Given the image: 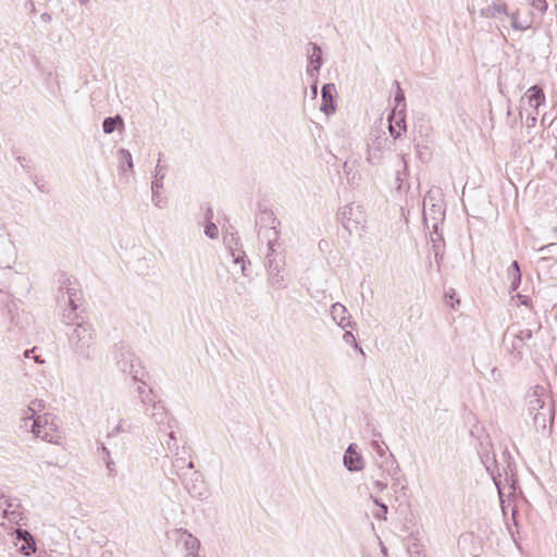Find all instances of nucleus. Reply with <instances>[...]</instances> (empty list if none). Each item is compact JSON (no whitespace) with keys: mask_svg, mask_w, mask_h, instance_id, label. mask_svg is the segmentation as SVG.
<instances>
[{"mask_svg":"<svg viewBox=\"0 0 557 557\" xmlns=\"http://www.w3.org/2000/svg\"><path fill=\"white\" fill-rule=\"evenodd\" d=\"M88 1H89V0H79V2H81L82 4H86V3H88Z\"/></svg>","mask_w":557,"mask_h":557,"instance_id":"nucleus-58","label":"nucleus"},{"mask_svg":"<svg viewBox=\"0 0 557 557\" xmlns=\"http://www.w3.org/2000/svg\"><path fill=\"white\" fill-rule=\"evenodd\" d=\"M536 120L537 117H535L534 115H527V126L528 127H534L535 126V123H536Z\"/></svg>","mask_w":557,"mask_h":557,"instance_id":"nucleus-46","label":"nucleus"},{"mask_svg":"<svg viewBox=\"0 0 557 557\" xmlns=\"http://www.w3.org/2000/svg\"><path fill=\"white\" fill-rule=\"evenodd\" d=\"M9 296L0 294V311L3 312L9 308Z\"/></svg>","mask_w":557,"mask_h":557,"instance_id":"nucleus-43","label":"nucleus"},{"mask_svg":"<svg viewBox=\"0 0 557 557\" xmlns=\"http://www.w3.org/2000/svg\"><path fill=\"white\" fill-rule=\"evenodd\" d=\"M49 417L37 416L34 419L28 420V429L36 437H39L46 442L51 443L53 436L50 431L53 430L52 424L48 425Z\"/></svg>","mask_w":557,"mask_h":557,"instance_id":"nucleus-12","label":"nucleus"},{"mask_svg":"<svg viewBox=\"0 0 557 557\" xmlns=\"http://www.w3.org/2000/svg\"><path fill=\"white\" fill-rule=\"evenodd\" d=\"M144 413L159 428L171 429L173 426L174 419L161 400L154 398L150 404L144 405Z\"/></svg>","mask_w":557,"mask_h":557,"instance_id":"nucleus-5","label":"nucleus"},{"mask_svg":"<svg viewBox=\"0 0 557 557\" xmlns=\"http://www.w3.org/2000/svg\"><path fill=\"white\" fill-rule=\"evenodd\" d=\"M338 219L348 233L358 232L366 223L363 207L357 203H348L338 211Z\"/></svg>","mask_w":557,"mask_h":557,"instance_id":"nucleus-4","label":"nucleus"},{"mask_svg":"<svg viewBox=\"0 0 557 557\" xmlns=\"http://www.w3.org/2000/svg\"><path fill=\"white\" fill-rule=\"evenodd\" d=\"M394 84H395V86L397 88V91H396V95H395V101L397 103H401V102L405 101V94H404L403 89L400 88L399 82L395 81Z\"/></svg>","mask_w":557,"mask_h":557,"instance_id":"nucleus-41","label":"nucleus"},{"mask_svg":"<svg viewBox=\"0 0 557 557\" xmlns=\"http://www.w3.org/2000/svg\"><path fill=\"white\" fill-rule=\"evenodd\" d=\"M5 246H8L9 248H12V244L11 243H4Z\"/></svg>","mask_w":557,"mask_h":557,"instance_id":"nucleus-60","label":"nucleus"},{"mask_svg":"<svg viewBox=\"0 0 557 557\" xmlns=\"http://www.w3.org/2000/svg\"><path fill=\"white\" fill-rule=\"evenodd\" d=\"M182 482L184 484L187 493L196 499L203 500L208 496V490L206 487L202 475L198 471H194L189 479L183 478Z\"/></svg>","mask_w":557,"mask_h":557,"instance_id":"nucleus-10","label":"nucleus"},{"mask_svg":"<svg viewBox=\"0 0 557 557\" xmlns=\"http://www.w3.org/2000/svg\"><path fill=\"white\" fill-rule=\"evenodd\" d=\"M203 232H205L206 236H208L210 239H215L219 237L218 226L211 221L207 222V224L205 225Z\"/></svg>","mask_w":557,"mask_h":557,"instance_id":"nucleus-35","label":"nucleus"},{"mask_svg":"<svg viewBox=\"0 0 557 557\" xmlns=\"http://www.w3.org/2000/svg\"><path fill=\"white\" fill-rule=\"evenodd\" d=\"M33 359L37 362V363H44L45 361L40 358V356H33Z\"/></svg>","mask_w":557,"mask_h":557,"instance_id":"nucleus-55","label":"nucleus"},{"mask_svg":"<svg viewBox=\"0 0 557 557\" xmlns=\"http://www.w3.org/2000/svg\"><path fill=\"white\" fill-rule=\"evenodd\" d=\"M528 413L533 416L534 412L542 411L543 408H547L548 406L545 404L543 399L540 398L536 392H533L528 396Z\"/></svg>","mask_w":557,"mask_h":557,"instance_id":"nucleus-24","label":"nucleus"},{"mask_svg":"<svg viewBox=\"0 0 557 557\" xmlns=\"http://www.w3.org/2000/svg\"><path fill=\"white\" fill-rule=\"evenodd\" d=\"M507 16L510 17V20H511L512 28H515L517 30H525L530 27V24L528 22L522 23L518 20L517 13H509V15H507Z\"/></svg>","mask_w":557,"mask_h":557,"instance_id":"nucleus-34","label":"nucleus"},{"mask_svg":"<svg viewBox=\"0 0 557 557\" xmlns=\"http://www.w3.org/2000/svg\"><path fill=\"white\" fill-rule=\"evenodd\" d=\"M373 486L377 492H383L387 487V482L383 480H375Z\"/></svg>","mask_w":557,"mask_h":557,"instance_id":"nucleus-44","label":"nucleus"},{"mask_svg":"<svg viewBox=\"0 0 557 557\" xmlns=\"http://www.w3.org/2000/svg\"><path fill=\"white\" fill-rule=\"evenodd\" d=\"M343 341L346 343V344H349V345H352L355 348H357L361 355L364 356V351L363 349L358 345L356 338H355V335L350 332V331H346L343 335Z\"/></svg>","mask_w":557,"mask_h":557,"instance_id":"nucleus-36","label":"nucleus"},{"mask_svg":"<svg viewBox=\"0 0 557 557\" xmlns=\"http://www.w3.org/2000/svg\"><path fill=\"white\" fill-rule=\"evenodd\" d=\"M124 127V121L120 115L106 117L102 122V129L104 134H111L117 128Z\"/></svg>","mask_w":557,"mask_h":557,"instance_id":"nucleus-26","label":"nucleus"},{"mask_svg":"<svg viewBox=\"0 0 557 557\" xmlns=\"http://www.w3.org/2000/svg\"><path fill=\"white\" fill-rule=\"evenodd\" d=\"M428 201H433L431 193H428V195L424 197L423 216L425 223H428L430 219L432 220V228L436 232V230L438 228V223L444 220L445 212L442 206L438 203L432 202L431 206L428 208Z\"/></svg>","mask_w":557,"mask_h":557,"instance_id":"nucleus-13","label":"nucleus"},{"mask_svg":"<svg viewBox=\"0 0 557 557\" xmlns=\"http://www.w3.org/2000/svg\"><path fill=\"white\" fill-rule=\"evenodd\" d=\"M264 236L268 238V251H267V255L268 253H271V258H276V259H280L278 258V255L275 253V245L278 240V232L276 231V227L275 226H271L269 228L265 230V234Z\"/></svg>","mask_w":557,"mask_h":557,"instance_id":"nucleus-25","label":"nucleus"},{"mask_svg":"<svg viewBox=\"0 0 557 557\" xmlns=\"http://www.w3.org/2000/svg\"><path fill=\"white\" fill-rule=\"evenodd\" d=\"M387 138L377 137L371 145L368 147L367 161L371 164H377L381 160L382 148L386 143Z\"/></svg>","mask_w":557,"mask_h":557,"instance_id":"nucleus-21","label":"nucleus"},{"mask_svg":"<svg viewBox=\"0 0 557 557\" xmlns=\"http://www.w3.org/2000/svg\"><path fill=\"white\" fill-rule=\"evenodd\" d=\"M107 469L110 475H115V465L111 459L107 461Z\"/></svg>","mask_w":557,"mask_h":557,"instance_id":"nucleus-45","label":"nucleus"},{"mask_svg":"<svg viewBox=\"0 0 557 557\" xmlns=\"http://www.w3.org/2000/svg\"><path fill=\"white\" fill-rule=\"evenodd\" d=\"M357 444H350L344 454V466L348 471H360L363 468V460L361 455L357 451Z\"/></svg>","mask_w":557,"mask_h":557,"instance_id":"nucleus-14","label":"nucleus"},{"mask_svg":"<svg viewBox=\"0 0 557 557\" xmlns=\"http://www.w3.org/2000/svg\"><path fill=\"white\" fill-rule=\"evenodd\" d=\"M114 361L116 368L124 374L131 375L135 381H140V366L135 354L127 347L121 345L114 347Z\"/></svg>","mask_w":557,"mask_h":557,"instance_id":"nucleus-3","label":"nucleus"},{"mask_svg":"<svg viewBox=\"0 0 557 557\" xmlns=\"http://www.w3.org/2000/svg\"><path fill=\"white\" fill-rule=\"evenodd\" d=\"M431 240L433 243L435 261L440 263L444 255L445 243L443 235L438 233V228L436 232L433 230V233L431 234Z\"/></svg>","mask_w":557,"mask_h":557,"instance_id":"nucleus-23","label":"nucleus"},{"mask_svg":"<svg viewBox=\"0 0 557 557\" xmlns=\"http://www.w3.org/2000/svg\"><path fill=\"white\" fill-rule=\"evenodd\" d=\"M41 20L45 21V22H48V21L51 20V16L48 13H44V14H41Z\"/></svg>","mask_w":557,"mask_h":557,"instance_id":"nucleus-53","label":"nucleus"},{"mask_svg":"<svg viewBox=\"0 0 557 557\" xmlns=\"http://www.w3.org/2000/svg\"><path fill=\"white\" fill-rule=\"evenodd\" d=\"M532 338V331L530 329H521L519 325H511L505 333L504 341L510 342V349L517 354H522L527 342Z\"/></svg>","mask_w":557,"mask_h":557,"instance_id":"nucleus-7","label":"nucleus"},{"mask_svg":"<svg viewBox=\"0 0 557 557\" xmlns=\"http://www.w3.org/2000/svg\"><path fill=\"white\" fill-rule=\"evenodd\" d=\"M265 268L269 284L276 289L285 288L286 285L282 275L283 259L271 258V253H268L265 255Z\"/></svg>","mask_w":557,"mask_h":557,"instance_id":"nucleus-8","label":"nucleus"},{"mask_svg":"<svg viewBox=\"0 0 557 557\" xmlns=\"http://www.w3.org/2000/svg\"><path fill=\"white\" fill-rule=\"evenodd\" d=\"M168 436H169V441L166 442L168 449L170 451H177L178 445L176 442L175 433L173 431H171Z\"/></svg>","mask_w":557,"mask_h":557,"instance_id":"nucleus-39","label":"nucleus"},{"mask_svg":"<svg viewBox=\"0 0 557 557\" xmlns=\"http://www.w3.org/2000/svg\"><path fill=\"white\" fill-rule=\"evenodd\" d=\"M66 314H71V307L66 308Z\"/></svg>","mask_w":557,"mask_h":557,"instance_id":"nucleus-59","label":"nucleus"},{"mask_svg":"<svg viewBox=\"0 0 557 557\" xmlns=\"http://www.w3.org/2000/svg\"><path fill=\"white\" fill-rule=\"evenodd\" d=\"M195 468V465L191 460L186 461L185 469L193 470Z\"/></svg>","mask_w":557,"mask_h":557,"instance_id":"nucleus-52","label":"nucleus"},{"mask_svg":"<svg viewBox=\"0 0 557 557\" xmlns=\"http://www.w3.org/2000/svg\"><path fill=\"white\" fill-rule=\"evenodd\" d=\"M69 344L72 351L83 360H92L95 357L96 332L88 323H77L67 332Z\"/></svg>","mask_w":557,"mask_h":557,"instance_id":"nucleus-1","label":"nucleus"},{"mask_svg":"<svg viewBox=\"0 0 557 557\" xmlns=\"http://www.w3.org/2000/svg\"><path fill=\"white\" fill-rule=\"evenodd\" d=\"M30 416V412L28 411V408L24 412V417Z\"/></svg>","mask_w":557,"mask_h":557,"instance_id":"nucleus-57","label":"nucleus"},{"mask_svg":"<svg viewBox=\"0 0 557 557\" xmlns=\"http://www.w3.org/2000/svg\"><path fill=\"white\" fill-rule=\"evenodd\" d=\"M309 65L307 72L310 76H314L322 65V50L317 44L310 42L307 49Z\"/></svg>","mask_w":557,"mask_h":557,"instance_id":"nucleus-16","label":"nucleus"},{"mask_svg":"<svg viewBox=\"0 0 557 557\" xmlns=\"http://www.w3.org/2000/svg\"><path fill=\"white\" fill-rule=\"evenodd\" d=\"M0 264H1L3 268H11V265H10V260H8V261L0 260Z\"/></svg>","mask_w":557,"mask_h":557,"instance_id":"nucleus-54","label":"nucleus"},{"mask_svg":"<svg viewBox=\"0 0 557 557\" xmlns=\"http://www.w3.org/2000/svg\"><path fill=\"white\" fill-rule=\"evenodd\" d=\"M371 499L375 505L380 507L379 511L373 513L374 517L377 519H386L387 506L384 503L380 502L377 498L373 497L372 495Z\"/></svg>","mask_w":557,"mask_h":557,"instance_id":"nucleus-37","label":"nucleus"},{"mask_svg":"<svg viewBox=\"0 0 557 557\" xmlns=\"http://www.w3.org/2000/svg\"><path fill=\"white\" fill-rule=\"evenodd\" d=\"M500 13H504L505 15H509L507 4L504 2L492 3L486 9L483 10V14L487 17H496Z\"/></svg>","mask_w":557,"mask_h":557,"instance_id":"nucleus-29","label":"nucleus"},{"mask_svg":"<svg viewBox=\"0 0 557 557\" xmlns=\"http://www.w3.org/2000/svg\"><path fill=\"white\" fill-rule=\"evenodd\" d=\"M336 87L334 84H325L321 90L322 103L321 111L325 113V115H331L335 112L336 106L334 98L336 96Z\"/></svg>","mask_w":557,"mask_h":557,"instance_id":"nucleus-15","label":"nucleus"},{"mask_svg":"<svg viewBox=\"0 0 557 557\" xmlns=\"http://www.w3.org/2000/svg\"><path fill=\"white\" fill-rule=\"evenodd\" d=\"M16 540L22 541L23 544L20 547V552L25 555L29 556L30 554L35 553L36 550V543L33 537V535L24 529H17L15 531Z\"/></svg>","mask_w":557,"mask_h":557,"instance_id":"nucleus-19","label":"nucleus"},{"mask_svg":"<svg viewBox=\"0 0 557 557\" xmlns=\"http://www.w3.org/2000/svg\"><path fill=\"white\" fill-rule=\"evenodd\" d=\"M330 312L334 322L342 329L351 326L350 315L347 313V309L344 305L339 302L333 304Z\"/></svg>","mask_w":557,"mask_h":557,"instance_id":"nucleus-18","label":"nucleus"},{"mask_svg":"<svg viewBox=\"0 0 557 557\" xmlns=\"http://www.w3.org/2000/svg\"><path fill=\"white\" fill-rule=\"evenodd\" d=\"M2 499L3 503L1 504V507L3 519L14 524H26L20 500L16 498L5 497L3 493H0V500Z\"/></svg>","mask_w":557,"mask_h":557,"instance_id":"nucleus-6","label":"nucleus"},{"mask_svg":"<svg viewBox=\"0 0 557 557\" xmlns=\"http://www.w3.org/2000/svg\"><path fill=\"white\" fill-rule=\"evenodd\" d=\"M532 417L533 424L536 430L545 431L547 428V424H552L554 421V414L550 407L543 408L542 411L534 412Z\"/></svg>","mask_w":557,"mask_h":557,"instance_id":"nucleus-20","label":"nucleus"},{"mask_svg":"<svg viewBox=\"0 0 557 557\" xmlns=\"http://www.w3.org/2000/svg\"><path fill=\"white\" fill-rule=\"evenodd\" d=\"M58 305L61 308L62 321L65 324H72L77 319L78 301L81 300L79 290L71 286L70 280L66 278L58 293Z\"/></svg>","mask_w":557,"mask_h":557,"instance_id":"nucleus-2","label":"nucleus"},{"mask_svg":"<svg viewBox=\"0 0 557 557\" xmlns=\"http://www.w3.org/2000/svg\"><path fill=\"white\" fill-rule=\"evenodd\" d=\"M388 131L392 137L395 139L399 138L401 135V131H406V123L404 119H400L396 122V125L389 123Z\"/></svg>","mask_w":557,"mask_h":557,"instance_id":"nucleus-33","label":"nucleus"},{"mask_svg":"<svg viewBox=\"0 0 557 557\" xmlns=\"http://www.w3.org/2000/svg\"><path fill=\"white\" fill-rule=\"evenodd\" d=\"M517 297L520 299L521 305L529 306L530 299L527 296L518 294Z\"/></svg>","mask_w":557,"mask_h":557,"instance_id":"nucleus-49","label":"nucleus"},{"mask_svg":"<svg viewBox=\"0 0 557 557\" xmlns=\"http://www.w3.org/2000/svg\"><path fill=\"white\" fill-rule=\"evenodd\" d=\"M446 304L449 305L453 309H455L456 305H459V299L456 298V293L453 288L448 289L445 293Z\"/></svg>","mask_w":557,"mask_h":557,"instance_id":"nucleus-38","label":"nucleus"},{"mask_svg":"<svg viewBox=\"0 0 557 557\" xmlns=\"http://www.w3.org/2000/svg\"><path fill=\"white\" fill-rule=\"evenodd\" d=\"M507 277L510 281L509 293L517 290L521 283V271L518 261H512L507 269Z\"/></svg>","mask_w":557,"mask_h":557,"instance_id":"nucleus-22","label":"nucleus"},{"mask_svg":"<svg viewBox=\"0 0 557 557\" xmlns=\"http://www.w3.org/2000/svg\"><path fill=\"white\" fill-rule=\"evenodd\" d=\"M133 430V424L131 421L126 419H120L112 430L109 432V436H115L122 433H131Z\"/></svg>","mask_w":557,"mask_h":557,"instance_id":"nucleus-30","label":"nucleus"},{"mask_svg":"<svg viewBox=\"0 0 557 557\" xmlns=\"http://www.w3.org/2000/svg\"><path fill=\"white\" fill-rule=\"evenodd\" d=\"M532 7L542 13H544L547 10L546 0H533Z\"/></svg>","mask_w":557,"mask_h":557,"instance_id":"nucleus-42","label":"nucleus"},{"mask_svg":"<svg viewBox=\"0 0 557 557\" xmlns=\"http://www.w3.org/2000/svg\"><path fill=\"white\" fill-rule=\"evenodd\" d=\"M372 446H373V448L377 451V454H379L380 456H383V455L385 454L384 448H383V447H382L377 442H373V443H372Z\"/></svg>","mask_w":557,"mask_h":557,"instance_id":"nucleus-48","label":"nucleus"},{"mask_svg":"<svg viewBox=\"0 0 557 557\" xmlns=\"http://www.w3.org/2000/svg\"><path fill=\"white\" fill-rule=\"evenodd\" d=\"M34 350H35V348L25 350L24 358H30V357L33 358L32 355L34 354Z\"/></svg>","mask_w":557,"mask_h":557,"instance_id":"nucleus-51","label":"nucleus"},{"mask_svg":"<svg viewBox=\"0 0 557 557\" xmlns=\"http://www.w3.org/2000/svg\"><path fill=\"white\" fill-rule=\"evenodd\" d=\"M119 156H120V170L122 171H125V170H129V171H133L134 169V163H133V158H132V154L128 150L126 149H120L117 151Z\"/></svg>","mask_w":557,"mask_h":557,"instance_id":"nucleus-31","label":"nucleus"},{"mask_svg":"<svg viewBox=\"0 0 557 557\" xmlns=\"http://www.w3.org/2000/svg\"><path fill=\"white\" fill-rule=\"evenodd\" d=\"M234 262H235V263H239V262L244 263L243 257H242V256H239V255H238V256H236V257L234 258ZM245 271H246V267H245V264H242V273H243V275H245V276H246L247 274H246V272H245Z\"/></svg>","mask_w":557,"mask_h":557,"instance_id":"nucleus-47","label":"nucleus"},{"mask_svg":"<svg viewBox=\"0 0 557 557\" xmlns=\"http://www.w3.org/2000/svg\"><path fill=\"white\" fill-rule=\"evenodd\" d=\"M524 113H525L527 115H530V116H531V115H534L535 117H537L539 109H530V108H528V111H524Z\"/></svg>","mask_w":557,"mask_h":557,"instance_id":"nucleus-50","label":"nucleus"},{"mask_svg":"<svg viewBox=\"0 0 557 557\" xmlns=\"http://www.w3.org/2000/svg\"><path fill=\"white\" fill-rule=\"evenodd\" d=\"M45 404L40 399L33 400L28 406V411L30 412V416L23 417V428L28 429V420L34 419L37 417V413L44 410Z\"/></svg>","mask_w":557,"mask_h":557,"instance_id":"nucleus-27","label":"nucleus"},{"mask_svg":"<svg viewBox=\"0 0 557 557\" xmlns=\"http://www.w3.org/2000/svg\"><path fill=\"white\" fill-rule=\"evenodd\" d=\"M180 542L183 544L185 557H195L199 555L200 541L188 531H182Z\"/></svg>","mask_w":557,"mask_h":557,"instance_id":"nucleus-17","label":"nucleus"},{"mask_svg":"<svg viewBox=\"0 0 557 557\" xmlns=\"http://www.w3.org/2000/svg\"><path fill=\"white\" fill-rule=\"evenodd\" d=\"M136 392L138 394L139 403L144 406L150 404L152 399L156 398L153 391L151 388L146 389V383L140 382V384L136 387Z\"/></svg>","mask_w":557,"mask_h":557,"instance_id":"nucleus-28","label":"nucleus"},{"mask_svg":"<svg viewBox=\"0 0 557 557\" xmlns=\"http://www.w3.org/2000/svg\"><path fill=\"white\" fill-rule=\"evenodd\" d=\"M185 466H186V459L183 457H175L172 461V467L174 473L183 479L185 476Z\"/></svg>","mask_w":557,"mask_h":557,"instance_id":"nucleus-32","label":"nucleus"},{"mask_svg":"<svg viewBox=\"0 0 557 557\" xmlns=\"http://www.w3.org/2000/svg\"><path fill=\"white\" fill-rule=\"evenodd\" d=\"M557 250V244L555 243H552V244H548V245H545V246H542L541 248H539V251L544 253V259L548 257V255H552V253H555Z\"/></svg>","mask_w":557,"mask_h":557,"instance_id":"nucleus-40","label":"nucleus"},{"mask_svg":"<svg viewBox=\"0 0 557 557\" xmlns=\"http://www.w3.org/2000/svg\"><path fill=\"white\" fill-rule=\"evenodd\" d=\"M162 153H159L158 163L153 171V181L151 182L152 201L153 205L162 209L165 207L166 201L160 197L159 189L163 188V180L165 177L166 168L161 164Z\"/></svg>","mask_w":557,"mask_h":557,"instance_id":"nucleus-9","label":"nucleus"},{"mask_svg":"<svg viewBox=\"0 0 557 557\" xmlns=\"http://www.w3.org/2000/svg\"><path fill=\"white\" fill-rule=\"evenodd\" d=\"M545 102V95L541 87L534 85L530 87L520 100L519 114L522 116L524 111H528L527 104L530 109H539Z\"/></svg>","mask_w":557,"mask_h":557,"instance_id":"nucleus-11","label":"nucleus"},{"mask_svg":"<svg viewBox=\"0 0 557 557\" xmlns=\"http://www.w3.org/2000/svg\"><path fill=\"white\" fill-rule=\"evenodd\" d=\"M312 91H313V95L315 96L317 95V85L312 86Z\"/></svg>","mask_w":557,"mask_h":557,"instance_id":"nucleus-56","label":"nucleus"}]
</instances>
